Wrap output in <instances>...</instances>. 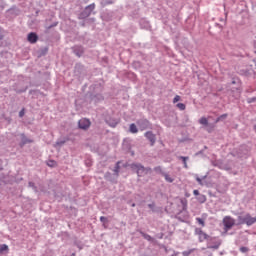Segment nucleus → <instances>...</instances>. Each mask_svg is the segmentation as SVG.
Masks as SVG:
<instances>
[{
    "mask_svg": "<svg viewBox=\"0 0 256 256\" xmlns=\"http://www.w3.org/2000/svg\"><path fill=\"white\" fill-rule=\"evenodd\" d=\"M129 167L132 169V171H135L138 177H145V175L151 173V168L145 167L141 163H132L129 165Z\"/></svg>",
    "mask_w": 256,
    "mask_h": 256,
    "instance_id": "nucleus-1",
    "label": "nucleus"
},
{
    "mask_svg": "<svg viewBox=\"0 0 256 256\" xmlns=\"http://www.w3.org/2000/svg\"><path fill=\"white\" fill-rule=\"evenodd\" d=\"M239 225H247V227H251V225H255L256 217L251 216L250 213H244L238 216Z\"/></svg>",
    "mask_w": 256,
    "mask_h": 256,
    "instance_id": "nucleus-2",
    "label": "nucleus"
},
{
    "mask_svg": "<svg viewBox=\"0 0 256 256\" xmlns=\"http://www.w3.org/2000/svg\"><path fill=\"white\" fill-rule=\"evenodd\" d=\"M195 235H198L200 243H203V241H207V243H209L215 239L214 237H211L207 233L203 232L201 228H195Z\"/></svg>",
    "mask_w": 256,
    "mask_h": 256,
    "instance_id": "nucleus-3",
    "label": "nucleus"
},
{
    "mask_svg": "<svg viewBox=\"0 0 256 256\" xmlns=\"http://www.w3.org/2000/svg\"><path fill=\"white\" fill-rule=\"evenodd\" d=\"M95 11V3H92L85 7L84 11L80 13L79 19H87V17L91 16V13Z\"/></svg>",
    "mask_w": 256,
    "mask_h": 256,
    "instance_id": "nucleus-4",
    "label": "nucleus"
},
{
    "mask_svg": "<svg viewBox=\"0 0 256 256\" xmlns=\"http://www.w3.org/2000/svg\"><path fill=\"white\" fill-rule=\"evenodd\" d=\"M224 231H229L235 225V219L231 216H226L223 219Z\"/></svg>",
    "mask_w": 256,
    "mask_h": 256,
    "instance_id": "nucleus-5",
    "label": "nucleus"
},
{
    "mask_svg": "<svg viewBox=\"0 0 256 256\" xmlns=\"http://www.w3.org/2000/svg\"><path fill=\"white\" fill-rule=\"evenodd\" d=\"M78 127L79 129H82L83 131H87L89 127H91V121L87 118H82L78 121Z\"/></svg>",
    "mask_w": 256,
    "mask_h": 256,
    "instance_id": "nucleus-6",
    "label": "nucleus"
},
{
    "mask_svg": "<svg viewBox=\"0 0 256 256\" xmlns=\"http://www.w3.org/2000/svg\"><path fill=\"white\" fill-rule=\"evenodd\" d=\"M137 125L140 128V131H145L147 129H151V122L147 119H141L137 121Z\"/></svg>",
    "mask_w": 256,
    "mask_h": 256,
    "instance_id": "nucleus-7",
    "label": "nucleus"
},
{
    "mask_svg": "<svg viewBox=\"0 0 256 256\" xmlns=\"http://www.w3.org/2000/svg\"><path fill=\"white\" fill-rule=\"evenodd\" d=\"M144 137L150 142L151 147L157 142V136L152 131L145 132Z\"/></svg>",
    "mask_w": 256,
    "mask_h": 256,
    "instance_id": "nucleus-8",
    "label": "nucleus"
},
{
    "mask_svg": "<svg viewBox=\"0 0 256 256\" xmlns=\"http://www.w3.org/2000/svg\"><path fill=\"white\" fill-rule=\"evenodd\" d=\"M72 50L77 57H81L83 53H85V49L83 48V46H74Z\"/></svg>",
    "mask_w": 256,
    "mask_h": 256,
    "instance_id": "nucleus-9",
    "label": "nucleus"
},
{
    "mask_svg": "<svg viewBox=\"0 0 256 256\" xmlns=\"http://www.w3.org/2000/svg\"><path fill=\"white\" fill-rule=\"evenodd\" d=\"M219 247H221V241H216V242H213L210 241L207 243V249H219Z\"/></svg>",
    "mask_w": 256,
    "mask_h": 256,
    "instance_id": "nucleus-10",
    "label": "nucleus"
},
{
    "mask_svg": "<svg viewBox=\"0 0 256 256\" xmlns=\"http://www.w3.org/2000/svg\"><path fill=\"white\" fill-rule=\"evenodd\" d=\"M28 41L29 43H35L36 41H39V36L35 32H31L28 34Z\"/></svg>",
    "mask_w": 256,
    "mask_h": 256,
    "instance_id": "nucleus-11",
    "label": "nucleus"
},
{
    "mask_svg": "<svg viewBox=\"0 0 256 256\" xmlns=\"http://www.w3.org/2000/svg\"><path fill=\"white\" fill-rule=\"evenodd\" d=\"M3 253H9V246L7 244H0V255Z\"/></svg>",
    "mask_w": 256,
    "mask_h": 256,
    "instance_id": "nucleus-12",
    "label": "nucleus"
},
{
    "mask_svg": "<svg viewBox=\"0 0 256 256\" xmlns=\"http://www.w3.org/2000/svg\"><path fill=\"white\" fill-rule=\"evenodd\" d=\"M129 131L130 133H139V129L137 128V125H135V123L130 124L129 127Z\"/></svg>",
    "mask_w": 256,
    "mask_h": 256,
    "instance_id": "nucleus-13",
    "label": "nucleus"
},
{
    "mask_svg": "<svg viewBox=\"0 0 256 256\" xmlns=\"http://www.w3.org/2000/svg\"><path fill=\"white\" fill-rule=\"evenodd\" d=\"M162 177L165 178V181H167V183H173L175 181V179H173V177H171V175H169L165 172H164Z\"/></svg>",
    "mask_w": 256,
    "mask_h": 256,
    "instance_id": "nucleus-14",
    "label": "nucleus"
},
{
    "mask_svg": "<svg viewBox=\"0 0 256 256\" xmlns=\"http://www.w3.org/2000/svg\"><path fill=\"white\" fill-rule=\"evenodd\" d=\"M180 203H181V205H182V210L183 211H187V198H181L180 199Z\"/></svg>",
    "mask_w": 256,
    "mask_h": 256,
    "instance_id": "nucleus-15",
    "label": "nucleus"
},
{
    "mask_svg": "<svg viewBox=\"0 0 256 256\" xmlns=\"http://www.w3.org/2000/svg\"><path fill=\"white\" fill-rule=\"evenodd\" d=\"M121 162H117L116 165H115V168H114V173H115V176L116 177H119V170L121 169Z\"/></svg>",
    "mask_w": 256,
    "mask_h": 256,
    "instance_id": "nucleus-16",
    "label": "nucleus"
},
{
    "mask_svg": "<svg viewBox=\"0 0 256 256\" xmlns=\"http://www.w3.org/2000/svg\"><path fill=\"white\" fill-rule=\"evenodd\" d=\"M214 130H215V124L214 123L213 124L208 123V125H206V131L208 133H213Z\"/></svg>",
    "mask_w": 256,
    "mask_h": 256,
    "instance_id": "nucleus-17",
    "label": "nucleus"
},
{
    "mask_svg": "<svg viewBox=\"0 0 256 256\" xmlns=\"http://www.w3.org/2000/svg\"><path fill=\"white\" fill-rule=\"evenodd\" d=\"M154 171H155V173H157L158 175H162V177H163V175H165V172L163 171V168H162L161 166L155 167V168H154Z\"/></svg>",
    "mask_w": 256,
    "mask_h": 256,
    "instance_id": "nucleus-18",
    "label": "nucleus"
},
{
    "mask_svg": "<svg viewBox=\"0 0 256 256\" xmlns=\"http://www.w3.org/2000/svg\"><path fill=\"white\" fill-rule=\"evenodd\" d=\"M140 235H142L143 238L146 239V241H153V237H151V235H149L143 231H140Z\"/></svg>",
    "mask_w": 256,
    "mask_h": 256,
    "instance_id": "nucleus-19",
    "label": "nucleus"
},
{
    "mask_svg": "<svg viewBox=\"0 0 256 256\" xmlns=\"http://www.w3.org/2000/svg\"><path fill=\"white\" fill-rule=\"evenodd\" d=\"M100 4H101V7H107V5H113V1L112 0H101Z\"/></svg>",
    "mask_w": 256,
    "mask_h": 256,
    "instance_id": "nucleus-20",
    "label": "nucleus"
},
{
    "mask_svg": "<svg viewBox=\"0 0 256 256\" xmlns=\"http://www.w3.org/2000/svg\"><path fill=\"white\" fill-rule=\"evenodd\" d=\"M198 122L200 123V125H204L205 127L206 125H209V120L206 117L200 118Z\"/></svg>",
    "mask_w": 256,
    "mask_h": 256,
    "instance_id": "nucleus-21",
    "label": "nucleus"
},
{
    "mask_svg": "<svg viewBox=\"0 0 256 256\" xmlns=\"http://www.w3.org/2000/svg\"><path fill=\"white\" fill-rule=\"evenodd\" d=\"M197 199H198L199 203H205V201H207V196L201 194L198 196Z\"/></svg>",
    "mask_w": 256,
    "mask_h": 256,
    "instance_id": "nucleus-22",
    "label": "nucleus"
},
{
    "mask_svg": "<svg viewBox=\"0 0 256 256\" xmlns=\"http://www.w3.org/2000/svg\"><path fill=\"white\" fill-rule=\"evenodd\" d=\"M46 164L48 167H57V162L55 160H48Z\"/></svg>",
    "mask_w": 256,
    "mask_h": 256,
    "instance_id": "nucleus-23",
    "label": "nucleus"
},
{
    "mask_svg": "<svg viewBox=\"0 0 256 256\" xmlns=\"http://www.w3.org/2000/svg\"><path fill=\"white\" fill-rule=\"evenodd\" d=\"M176 107H177L178 109H180V111H185V109H186V106H185L184 103H178V104L176 105Z\"/></svg>",
    "mask_w": 256,
    "mask_h": 256,
    "instance_id": "nucleus-24",
    "label": "nucleus"
},
{
    "mask_svg": "<svg viewBox=\"0 0 256 256\" xmlns=\"http://www.w3.org/2000/svg\"><path fill=\"white\" fill-rule=\"evenodd\" d=\"M197 223L201 225V227H205V220L202 218H196Z\"/></svg>",
    "mask_w": 256,
    "mask_h": 256,
    "instance_id": "nucleus-25",
    "label": "nucleus"
},
{
    "mask_svg": "<svg viewBox=\"0 0 256 256\" xmlns=\"http://www.w3.org/2000/svg\"><path fill=\"white\" fill-rule=\"evenodd\" d=\"M240 251H241V253H249V248L242 246V247H240Z\"/></svg>",
    "mask_w": 256,
    "mask_h": 256,
    "instance_id": "nucleus-26",
    "label": "nucleus"
},
{
    "mask_svg": "<svg viewBox=\"0 0 256 256\" xmlns=\"http://www.w3.org/2000/svg\"><path fill=\"white\" fill-rule=\"evenodd\" d=\"M65 143H67V140H60L56 142V145H58L59 147H62V145H65Z\"/></svg>",
    "mask_w": 256,
    "mask_h": 256,
    "instance_id": "nucleus-27",
    "label": "nucleus"
},
{
    "mask_svg": "<svg viewBox=\"0 0 256 256\" xmlns=\"http://www.w3.org/2000/svg\"><path fill=\"white\" fill-rule=\"evenodd\" d=\"M179 101H181V96L176 95L173 99V103H179Z\"/></svg>",
    "mask_w": 256,
    "mask_h": 256,
    "instance_id": "nucleus-28",
    "label": "nucleus"
},
{
    "mask_svg": "<svg viewBox=\"0 0 256 256\" xmlns=\"http://www.w3.org/2000/svg\"><path fill=\"white\" fill-rule=\"evenodd\" d=\"M179 159H181L183 164H185L186 161H189V157H187V156H180Z\"/></svg>",
    "mask_w": 256,
    "mask_h": 256,
    "instance_id": "nucleus-29",
    "label": "nucleus"
},
{
    "mask_svg": "<svg viewBox=\"0 0 256 256\" xmlns=\"http://www.w3.org/2000/svg\"><path fill=\"white\" fill-rule=\"evenodd\" d=\"M195 177H196L197 183H199V185L203 186V180L198 175H195Z\"/></svg>",
    "mask_w": 256,
    "mask_h": 256,
    "instance_id": "nucleus-30",
    "label": "nucleus"
},
{
    "mask_svg": "<svg viewBox=\"0 0 256 256\" xmlns=\"http://www.w3.org/2000/svg\"><path fill=\"white\" fill-rule=\"evenodd\" d=\"M100 221H101V223H107V217L101 216Z\"/></svg>",
    "mask_w": 256,
    "mask_h": 256,
    "instance_id": "nucleus-31",
    "label": "nucleus"
},
{
    "mask_svg": "<svg viewBox=\"0 0 256 256\" xmlns=\"http://www.w3.org/2000/svg\"><path fill=\"white\" fill-rule=\"evenodd\" d=\"M220 117V120L223 121L225 119H227V114H222Z\"/></svg>",
    "mask_w": 256,
    "mask_h": 256,
    "instance_id": "nucleus-32",
    "label": "nucleus"
},
{
    "mask_svg": "<svg viewBox=\"0 0 256 256\" xmlns=\"http://www.w3.org/2000/svg\"><path fill=\"white\" fill-rule=\"evenodd\" d=\"M149 209H155V203L148 204Z\"/></svg>",
    "mask_w": 256,
    "mask_h": 256,
    "instance_id": "nucleus-33",
    "label": "nucleus"
},
{
    "mask_svg": "<svg viewBox=\"0 0 256 256\" xmlns=\"http://www.w3.org/2000/svg\"><path fill=\"white\" fill-rule=\"evenodd\" d=\"M183 255H184V256H189V255H191V251H184V252H183Z\"/></svg>",
    "mask_w": 256,
    "mask_h": 256,
    "instance_id": "nucleus-34",
    "label": "nucleus"
},
{
    "mask_svg": "<svg viewBox=\"0 0 256 256\" xmlns=\"http://www.w3.org/2000/svg\"><path fill=\"white\" fill-rule=\"evenodd\" d=\"M219 121H222L220 116L215 120L214 125H217V123H219Z\"/></svg>",
    "mask_w": 256,
    "mask_h": 256,
    "instance_id": "nucleus-35",
    "label": "nucleus"
},
{
    "mask_svg": "<svg viewBox=\"0 0 256 256\" xmlns=\"http://www.w3.org/2000/svg\"><path fill=\"white\" fill-rule=\"evenodd\" d=\"M193 193L195 196H199V190H194Z\"/></svg>",
    "mask_w": 256,
    "mask_h": 256,
    "instance_id": "nucleus-36",
    "label": "nucleus"
},
{
    "mask_svg": "<svg viewBox=\"0 0 256 256\" xmlns=\"http://www.w3.org/2000/svg\"><path fill=\"white\" fill-rule=\"evenodd\" d=\"M28 185H29V187H35V183H33V182H29Z\"/></svg>",
    "mask_w": 256,
    "mask_h": 256,
    "instance_id": "nucleus-37",
    "label": "nucleus"
},
{
    "mask_svg": "<svg viewBox=\"0 0 256 256\" xmlns=\"http://www.w3.org/2000/svg\"><path fill=\"white\" fill-rule=\"evenodd\" d=\"M23 115H25V113L23 111L19 112V117H23Z\"/></svg>",
    "mask_w": 256,
    "mask_h": 256,
    "instance_id": "nucleus-38",
    "label": "nucleus"
},
{
    "mask_svg": "<svg viewBox=\"0 0 256 256\" xmlns=\"http://www.w3.org/2000/svg\"><path fill=\"white\" fill-rule=\"evenodd\" d=\"M235 84H237V79L232 80V85H235Z\"/></svg>",
    "mask_w": 256,
    "mask_h": 256,
    "instance_id": "nucleus-39",
    "label": "nucleus"
},
{
    "mask_svg": "<svg viewBox=\"0 0 256 256\" xmlns=\"http://www.w3.org/2000/svg\"><path fill=\"white\" fill-rule=\"evenodd\" d=\"M184 168H185V169H189V166L187 165V162L184 163Z\"/></svg>",
    "mask_w": 256,
    "mask_h": 256,
    "instance_id": "nucleus-40",
    "label": "nucleus"
},
{
    "mask_svg": "<svg viewBox=\"0 0 256 256\" xmlns=\"http://www.w3.org/2000/svg\"><path fill=\"white\" fill-rule=\"evenodd\" d=\"M3 39V36L0 35V40Z\"/></svg>",
    "mask_w": 256,
    "mask_h": 256,
    "instance_id": "nucleus-41",
    "label": "nucleus"
},
{
    "mask_svg": "<svg viewBox=\"0 0 256 256\" xmlns=\"http://www.w3.org/2000/svg\"><path fill=\"white\" fill-rule=\"evenodd\" d=\"M132 207H135V203L132 204Z\"/></svg>",
    "mask_w": 256,
    "mask_h": 256,
    "instance_id": "nucleus-42",
    "label": "nucleus"
},
{
    "mask_svg": "<svg viewBox=\"0 0 256 256\" xmlns=\"http://www.w3.org/2000/svg\"><path fill=\"white\" fill-rule=\"evenodd\" d=\"M209 256H213V254H212V253H210V254H209Z\"/></svg>",
    "mask_w": 256,
    "mask_h": 256,
    "instance_id": "nucleus-43",
    "label": "nucleus"
},
{
    "mask_svg": "<svg viewBox=\"0 0 256 256\" xmlns=\"http://www.w3.org/2000/svg\"><path fill=\"white\" fill-rule=\"evenodd\" d=\"M208 119H211V116H208Z\"/></svg>",
    "mask_w": 256,
    "mask_h": 256,
    "instance_id": "nucleus-44",
    "label": "nucleus"
}]
</instances>
